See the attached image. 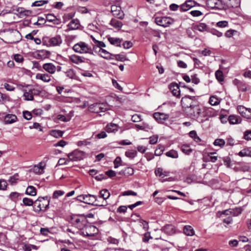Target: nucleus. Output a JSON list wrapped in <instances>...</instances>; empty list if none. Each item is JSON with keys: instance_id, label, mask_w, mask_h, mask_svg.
Returning <instances> with one entry per match:
<instances>
[{"instance_id": "nucleus-1", "label": "nucleus", "mask_w": 251, "mask_h": 251, "mask_svg": "<svg viewBox=\"0 0 251 251\" xmlns=\"http://www.w3.org/2000/svg\"><path fill=\"white\" fill-rule=\"evenodd\" d=\"M76 200L80 202H83L88 204H91L99 206H105L107 205L106 201H103L104 202V204H99L98 202V198L97 196L88 194V195H81L78 196L76 198Z\"/></svg>"}, {"instance_id": "nucleus-2", "label": "nucleus", "mask_w": 251, "mask_h": 251, "mask_svg": "<svg viewBox=\"0 0 251 251\" xmlns=\"http://www.w3.org/2000/svg\"><path fill=\"white\" fill-rule=\"evenodd\" d=\"M50 198L48 196L39 197L34 202L33 208L35 212L45 211L49 208Z\"/></svg>"}, {"instance_id": "nucleus-3", "label": "nucleus", "mask_w": 251, "mask_h": 251, "mask_svg": "<svg viewBox=\"0 0 251 251\" xmlns=\"http://www.w3.org/2000/svg\"><path fill=\"white\" fill-rule=\"evenodd\" d=\"M186 112L190 118L196 119L200 123H203L204 121L201 118L204 116L205 113L201 112V109L198 103L190 109H188V110H186Z\"/></svg>"}, {"instance_id": "nucleus-4", "label": "nucleus", "mask_w": 251, "mask_h": 251, "mask_svg": "<svg viewBox=\"0 0 251 251\" xmlns=\"http://www.w3.org/2000/svg\"><path fill=\"white\" fill-rule=\"evenodd\" d=\"M73 49L77 53L93 54V50L91 47L84 42L80 41L75 44Z\"/></svg>"}, {"instance_id": "nucleus-5", "label": "nucleus", "mask_w": 251, "mask_h": 251, "mask_svg": "<svg viewBox=\"0 0 251 251\" xmlns=\"http://www.w3.org/2000/svg\"><path fill=\"white\" fill-rule=\"evenodd\" d=\"M197 103L198 102L196 100L195 97L189 96H185L182 98L181 100L182 106L185 109V112H186V110H188V109H190V108L194 106V105Z\"/></svg>"}, {"instance_id": "nucleus-6", "label": "nucleus", "mask_w": 251, "mask_h": 251, "mask_svg": "<svg viewBox=\"0 0 251 251\" xmlns=\"http://www.w3.org/2000/svg\"><path fill=\"white\" fill-rule=\"evenodd\" d=\"M154 20L157 25L165 27L174 23V19L169 17H156Z\"/></svg>"}, {"instance_id": "nucleus-7", "label": "nucleus", "mask_w": 251, "mask_h": 251, "mask_svg": "<svg viewBox=\"0 0 251 251\" xmlns=\"http://www.w3.org/2000/svg\"><path fill=\"white\" fill-rule=\"evenodd\" d=\"M206 4L211 9L221 10L225 8V4L221 0H207Z\"/></svg>"}, {"instance_id": "nucleus-8", "label": "nucleus", "mask_w": 251, "mask_h": 251, "mask_svg": "<svg viewBox=\"0 0 251 251\" xmlns=\"http://www.w3.org/2000/svg\"><path fill=\"white\" fill-rule=\"evenodd\" d=\"M91 111L95 113L105 112L108 109V105L104 103H96L90 106Z\"/></svg>"}, {"instance_id": "nucleus-9", "label": "nucleus", "mask_w": 251, "mask_h": 251, "mask_svg": "<svg viewBox=\"0 0 251 251\" xmlns=\"http://www.w3.org/2000/svg\"><path fill=\"white\" fill-rule=\"evenodd\" d=\"M99 232L98 229L94 226L88 225L83 229L82 233L86 236H94Z\"/></svg>"}, {"instance_id": "nucleus-10", "label": "nucleus", "mask_w": 251, "mask_h": 251, "mask_svg": "<svg viewBox=\"0 0 251 251\" xmlns=\"http://www.w3.org/2000/svg\"><path fill=\"white\" fill-rule=\"evenodd\" d=\"M111 12L113 15L120 19L124 18L125 14L124 12L122 11L121 7L117 5L113 4L111 6Z\"/></svg>"}, {"instance_id": "nucleus-11", "label": "nucleus", "mask_w": 251, "mask_h": 251, "mask_svg": "<svg viewBox=\"0 0 251 251\" xmlns=\"http://www.w3.org/2000/svg\"><path fill=\"white\" fill-rule=\"evenodd\" d=\"M83 156V152L77 150H75L68 154L69 160L73 161H76L82 159Z\"/></svg>"}, {"instance_id": "nucleus-12", "label": "nucleus", "mask_w": 251, "mask_h": 251, "mask_svg": "<svg viewBox=\"0 0 251 251\" xmlns=\"http://www.w3.org/2000/svg\"><path fill=\"white\" fill-rule=\"evenodd\" d=\"M86 221L83 218H80L78 217H75L72 219V224L78 229H83Z\"/></svg>"}, {"instance_id": "nucleus-13", "label": "nucleus", "mask_w": 251, "mask_h": 251, "mask_svg": "<svg viewBox=\"0 0 251 251\" xmlns=\"http://www.w3.org/2000/svg\"><path fill=\"white\" fill-rule=\"evenodd\" d=\"M154 118L159 123H163L169 118V115L163 113L156 112L153 114Z\"/></svg>"}, {"instance_id": "nucleus-14", "label": "nucleus", "mask_w": 251, "mask_h": 251, "mask_svg": "<svg viewBox=\"0 0 251 251\" xmlns=\"http://www.w3.org/2000/svg\"><path fill=\"white\" fill-rule=\"evenodd\" d=\"M196 2L193 0H187L186 2L180 5V9L181 11H186L191 8L194 7L196 4Z\"/></svg>"}, {"instance_id": "nucleus-15", "label": "nucleus", "mask_w": 251, "mask_h": 251, "mask_svg": "<svg viewBox=\"0 0 251 251\" xmlns=\"http://www.w3.org/2000/svg\"><path fill=\"white\" fill-rule=\"evenodd\" d=\"M62 42V40L60 35H56L54 37H52L49 41L50 45L51 46H60Z\"/></svg>"}, {"instance_id": "nucleus-16", "label": "nucleus", "mask_w": 251, "mask_h": 251, "mask_svg": "<svg viewBox=\"0 0 251 251\" xmlns=\"http://www.w3.org/2000/svg\"><path fill=\"white\" fill-rule=\"evenodd\" d=\"M43 69L50 74L55 73V65L52 63H46L43 65Z\"/></svg>"}, {"instance_id": "nucleus-17", "label": "nucleus", "mask_w": 251, "mask_h": 251, "mask_svg": "<svg viewBox=\"0 0 251 251\" xmlns=\"http://www.w3.org/2000/svg\"><path fill=\"white\" fill-rule=\"evenodd\" d=\"M162 230L168 235H172L175 233L174 226L172 225H167L162 228Z\"/></svg>"}, {"instance_id": "nucleus-18", "label": "nucleus", "mask_w": 251, "mask_h": 251, "mask_svg": "<svg viewBox=\"0 0 251 251\" xmlns=\"http://www.w3.org/2000/svg\"><path fill=\"white\" fill-rule=\"evenodd\" d=\"M170 89L174 96H176L177 98L180 97V91L179 87L177 84L172 83L170 85Z\"/></svg>"}, {"instance_id": "nucleus-19", "label": "nucleus", "mask_w": 251, "mask_h": 251, "mask_svg": "<svg viewBox=\"0 0 251 251\" xmlns=\"http://www.w3.org/2000/svg\"><path fill=\"white\" fill-rule=\"evenodd\" d=\"M209 28L205 24L201 23L194 26V28L201 32L206 31L208 32Z\"/></svg>"}, {"instance_id": "nucleus-20", "label": "nucleus", "mask_w": 251, "mask_h": 251, "mask_svg": "<svg viewBox=\"0 0 251 251\" xmlns=\"http://www.w3.org/2000/svg\"><path fill=\"white\" fill-rule=\"evenodd\" d=\"M36 78L45 82H49L51 80V76L47 74H37Z\"/></svg>"}, {"instance_id": "nucleus-21", "label": "nucleus", "mask_w": 251, "mask_h": 251, "mask_svg": "<svg viewBox=\"0 0 251 251\" xmlns=\"http://www.w3.org/2000/svg\"><path fill=\"white\" fill-rule=\"evenodd\" d=\"M17 117L15 115L7 114L5 116L4 122L6 124H10L16 121Z\"/></svg>"}, {"instance_id": "nucleus-22", "label": "nucleus", "mask_w": 251, "mask_h": 251, "mask_svg": "<svg viewBox=\"0 0 251 251\" xmlns=\"http://www.w3.org/2000/svg\"><path fill=\"white\" fill-rule=\"evenodd\" d=\"M72 117V115L71 113H70L69 114H66L65 115L58 114L57 115L56 119L62 122H67L71 120Z\"/></svg>"}, {"instance_id": "nucleus-23", "label": "nucleus", "mask_w": 251, "mask_h": 251, "mask_svg": "<svg viewBox=\"0 0 251 251\" xmlns=\"http://www.w3.org/2000/svg\"><path fill=\"white\" fill-rule=\"evenodd\" d=\"M80 25L79 22L77 19H73L68 25V26L71 30H75L78 28Z\"/></svg>"}, {"instance_id": "nucleus-24", "label": "nucleus", "mask_w": 251, "mask_h": 251, "mask_svg": "<svg viewBox=\"0 0 251 251\" xmlns=\"http://www.w3.org/2000/svg\"><path fill=\"white\" fill-rule=\"evenodd\" d=\"M110 196V193L108 191L107 189H102L100 192L99 198H102L103 201L101 204H104V202L103 201H106L107 200Z\"/></svg>"}, {"instance_id": "nucleus-25", "label": "nucleus", "mask_w": 251, "mask_h": 251, "mask_svg": "<svg viewBox=\"0 0 251 251\" xmlns=\"http://www.w3.org/2000/svg\"><path fill=\"white\" fill-rule=\"evenodd\" d=\"M109 24L113 27L117 29H121L123 25V24L121 21H119L114 18L111 19Z\"/></svg>"}, {"instance_id": "nucleus-26", "label": "nucleus", "mask_w": 251, "mask_h": 251, "mask_svg": "<svg viewBox=\"0 0 251 251\" xmlns=\"http://www.w3.org/2000/svg\"><path fill=\"white\" fill-rule=\"evenodd\" d=\"M70 59L72 62L76 64H79L83 62V58L77 55H71L70 57Z\"/></svg>"}, {"instance_id": "nucleus-27", "label": "nucleus", "mask_w": 251, "mask_h": 251, "mask_svg": "<svg viewBox=\"0 0 251 251\" xmlns=\"http://www.w3.org/2000/svg\"><path fill=\"white\" fill-rule=\"evenodd\" d=\"M155 175L159 176H161L162 177L168 176L169 175V172L164 171L163 169L161 168H158L155 171Z\"/></svg>"}, {"instance_id": "nucleus-28", "label": "nucleus", "mask_w": 251, "mask_h": 251, "mask_svg": "<svg viewBox=\"0 0 251 251\" xmlns=\"http://www.w3.org/2000/svg\"><path fill=\"white\" fill-rule=\"evenodd\" d=\"M24 97L25 100H34V97L30 89L28 91L24 90Z\"/></svg>"}, {"instance_id": "nucleus-29", "label": "nucleus", "mask_w": 251, "mask_h": 251, "mask_svg": "<svg viewBox=\"0 0 251 251\" xmlns=\"http://www.w3.org/2000/svg\"><path fill=\"white\" fill-rule=\"evenodd\" d=\"M184 233L187 236H192L194 234V230L190 226H185L183 228Z\"/></svg>"}, {"instance_id": "nucleus-30", "label": "nucleus", "mask_w": 251, "mask_h": 251, "mask_svg": "<svg viewBox=\"0 0 251 251\" xmlns=\"http://www.w3.org/2000/svg\"><path fill=\"white\" fill-rule=\"evenodd\" d=\"M118 130V126L116 124L111 123L106 126V131L108 132H114Z\"/></svg>"}, {"instance_id": "nucleus-31", "label": "nucleus", "mask_w": 251, "mask_h": 251, "mask_svg": "<svg viewBox=\"0 0 251 251\" xmlns=\"http://www.w3.org/2000/svg\"><path fill=\"white\" fill-rule=\"evenodd\" d=\"M25 194L31 196H34L36 195V188L33 186H28L26 190Z\"/></svg>"}, {"instance_id": "nucleus-32", "label": "nucleus", "mask_w": 251, "mask_h": 251, "mask_svg": "<svg viewBox=\"0 0 251 251\" xmlns=\"http://www.w3.org/2000/svg\"><path fill=\"white\" fill-rule=\"evenodd\" d=\"M226 3L228 7H237L239 5V0H227Z\"/></svg>"}, {"instance_id": "nucleus-33", "label": "nucleus", "mask_w": 251, "mask_h": 251, "mask_svg": "<svg viewBox=\"0 0 251 251\" xmlns=\"http://www.w3.org/2000/svg\"><path fill=\"white\" fill-rule=\"evenodd\" d=\"M99 52L100 55L104 58L109 59L110 58L111 54L105 50L102 49H100Z\"/></svg>"}, {"instance_id": "nucleus-34", "label": "nucleus", "mask_w": 251, "mask_h": 251, "mask_svg": "<svg viewBox=\"0 0 251 251\" xmlns=\"http://www.w3.org/2000/svg\"><path fill=\"white\" fill-rule=\"evenodd\" d=\"M108 41L112 45L120 46L122 40L118 38L109 37Z\"/></svg>"}, {"instance_id": "nucleus-35", "label": "nucleus", "mask_w": 251, "mask_h": 251, "mask_svg": "<svg viewBox=\"0 0 251 251\" xmlns=\"http://www.w3.org/2000/svg\"><path fill=\"white\" fill-rule=\"evenodd\" d=\"M239 118L235 115H230L228 118V120L230 124H236L240 123L241 121H239Z\"/></svg>"}, {"instance_id": "nucleus-36", "label": "nucleus", "mask_w": 251, "mask_h": 251, "mask_svg": "<svg viewBox=\"0 0 251 251\" xmlns=\"http://www.w3.org/2000/svg\"><path fill=\"white\" fill-rule=\"evenodd\" d=\"M17 11L20 14L21 16H28L31 14L30 10H24L22 7H19L17 9Z\"/></svg>"}, {"instance_id": "nucleus-37", "label": "nucleus", "mask_w": 251, "mask_h": 251, "mask_svg": "<svg viewBox=\"0 0 251 251\" xmlns=\"http://www.w3.org/2000/svg\"><path fill=\"white\" fill-rule=\"evenodd\" d=\"M190 137L193 139V140L197 143H199L201 141V138L198 136L197 132L195 130L191 131L189 133Z\"/></svg>"}, {"instance_id": "nucleus-38", "label": "nucleus", "mask_w": 251, "mask_h": 251, "mask_svg": "<svg viewBox=\"0 0 251 251\" xmlns=\"http://www.w3.org/2000/svg\"><path fill=\"white\" fill-rule=\"evenodd\" d=\"M166 155L168 157H171L173 158H177L178 157V154L177 152L174 150H172L166 152Z\"/></svg>"}, {"instance_id": "nucleus-39", "label": "nucleus", "mask_w": 251, "mask_h": 251, "mask_svg": "<svg viewBox=\"0 0 251 251\" xmlns=\"http://www.w3.org/2000/svg\"><path fill=\"white\" fill-rule=\"evenodd\" d=\"M239 155L243 156H251V151L249 149H245L241 151L239 153Z\"/></svg>"}, {"instance_id": "nucleus-40", "label": "nucleus", "mask_w": 251, "mask_h": 251, "mask_svg": "<svg viewBox=\"0 0 251 251\" xmlns=\"http://www.w3.org/2000/svg\"><path fill=\"white\" fill-rule=\"evenodd\" d=\"M64 132L59 130H52L50 132V135L55 138L61 137L63 135Z\"/></svg>"}, {"instance_id": "nucleus-41", "label": "nucleus", "mask_w": 251, "mask_h": 251, "mask_svg": "<svg viewBox=\"0 0 251 251\" xmlns=\"http://www.w3.org/2000/svg\"><path fill=\"white\" fill-rule=\"evenodd\" d=\"M137 151L135 150H131L126 151L125 155L126 157L130 158H133L136 156Z\"/></svg>"}, {"instance_id": "nucleus-42", "label": "nucleus", "mask_w": 251, "mask_h": 251, "mask_svg": "<svg viewBox=\"0 0 251 251\" xmlns=\"http://www.w3.org/2000/svg\"><path fill=\"white\" fill-rule=\"evenodd\" d=\"M49 2L48 0H42L35 1L32 3L31 6L32 7H38L43 5L45 4H47Z\"/></svg>"}, {"instance_id": "nucleus-43", "label": "nucleus", "mask_w": 251, "mask_h": 251, "mask_svg": "<svg viewBox=\"0 0 251 251\" xmlns=\"http://www.w3.org/2000/svg\"><path fill=\"white\" fill-rule=\"evenodd\" d=\"M242 208L241 207H236L234 209H230V212H231V215L234 216H238L242 213Z\"/></svg>"}, {"instance_id": "nucleus-44", "label": "nucleus", "mask_w": 251, "mask_h": 251, "mask_svg": "<svg viewBox=\"0 0 251 251\" xmlns=\"http://www.w3.org/2000/svg\"><path fill=\"white\" fill-rule=\"evenodd\" d=\"M65 192L62 190H56L55 191L52 195V199H57L59 197L62 196L64 194Z\"/></svg>"}, {"instance_id": "nucleus-45", "label": "nucleus", "mask_w": 251, "mask_h": 251, "mask_svg": "<svg viewBox=\"0 0 251 251\" xmlns=\"http://www.w3.org/2000/svg\"><path fill=\"white\" fill-rule=\"evenodd\" d=\"M181 150L186 154H189L192 151L189 146L186 145H183L181 147Z\"/></svg>"}, {"instance_id": "nucleus-46", "label": "nucleus", "mask_w": 251, "mask_h": 251, "mask_svg": "<svg viewBox=\"0 0 251 251\" xmlns=\"http://www.w3.org/2000/svg\"><path fill=\"white\" fill-rule=\"evenodd\" d=\"M220 100L214 96L210 98L209 102L212 105H216L220 103Z\"/></svg>"}, {"instance_id": "nucleus-47", "label": "nucleus", "mask_w": 251, "mask_h": 251, "mask_svg": "<svg viewBox=\"0 0 251 251\" xmlns=\"http://www.w3.org/2000/svg\"><path fill=\"white\" fill-rule=\"evenodd\" d=\"M18 174H15L14 175H13V176H11L9 178L8 181L12 185L15 184L17 182V180H18Z\"/></svg>"}, {"instance_id": "nucleus-48", "label": "nucleus", "mask_w": 251, "mask_h": 251, "mask_svg": "<svg viewBox=\"0 0 251 251\" xmlns=\"http://www.w3.org/2000/svg\"><path fill=\"white\" fill-rule=\"evenodd\" d=\"M66 75L71 79H75L76 75L75 71L72 69H69L66 72Z\"/></svg>"}, {"instance_id": "nucleus-49", "label": "nucleus", "mask_w": 251, "mask_h": 251, "mask_svg": "<svg viewBox=\"0 0 251 251\" xmlns=\"http://www.w3.org/2000/svg\"><path fill=\"white\" fill-rule=\"evenodd\" d=\"M208 32L212 33L214 35L217 36L218 37H220L223 36L222 32H221L214 28H209Z\"/></svg>"}, {"instance_id": "nucleus-50", "label": "nucleus", "mask_w": 251, "mask_h": 251, "mask_svg": "<svg viewBox=\"0 0 251 251\" xmlns=\"http://www.w3.org/2000/svg\"><path fill=\"white\" fill-rule=\"evenodd\" d=\"M225 143L226 142L224 139H217L214 141V145L216 146L222 147L225 145Z\"/></svg>"}, {"instance_id": "nucleus-51", "label": "nucleus", "mask_w": 251, "mask_h": 251, "mask_svg": "<svg viewBox=\"0 0 251 251\" xmlns=\"http://www.w3.org/2000/svg\"><path fill=\"white\" fill-rule=\"evenodd\" d=\"M215 76L219 81H222L224 80L223 72L220 70H218L215 72Z\"/></svg>"}, {"instance_id": "nucleus-52", "label": "nucleus", "mask_w": 251, "mask_h": 251, "mask_svg": "<svg viewBox=\"0 0 251 251\" xmlns=\"http://www.w3.org/2000/svg\"><path fill=\"white\" fill-rule=\"evenodd\" d=\"M23 202L26 206H31L33 204V201L29 198H25L23 200Z\"/></svg>"}, {"instance_id": "nucleus-53", "label": "nucleus", "mask_w": 251, "mask_h": 251, "mask_svg": "<svg viewBox=\"0 0 251 251\" xmlns=\"http://www.w3.org/2000/svg\"><path fill=\"white\" fill-rule=\"evenodd\" d=\"M152 129V126L148 123H142V130L148 131Z\"/></svg>"}, {"instance_id": "nucleus-54", "label": "nucleus", "mask_w": 251, "mask_h": 251, "mask_svg": "<svg viewBox=\"0 0 251 251\" xmlns=\"http://www.w3.org/2000/svg\"><path fill=\"white\" fill-rule=\"evenodd\" d=\"M216 25L219 27H226L228 25V22L226 21H219L216 23Z\"/></svg>"}, {"instance_id": "nucleus-55", "label": "nucleus", "mask_w": 251, "mask_h": 251, "mask_svg": "<svg viewBox=\"0 0 251 251\" xmlns=\"http://www.w3.org/2000/svg\"><path fill=\"white\" fill-rule=\"evenodd\" d=\"M247 109L248 108L242 105H239L237 107L238 112L243 117L244 115V114H245V113L246 112Z\"/></svg>"}, {"instance_id": "nucleus-56", "label": "nucleus", "mask_w": 251, "mask_h": 251, "mask_svg": "<svg viewBox=\"0 0 251 251\" xmlns=\"http://www.w3.org/2000/svg\"><path fill=\"white\" fill-rule=\"evenodd\" d=\"M7 182L4 179H0V190H5L7 187Z\"/></svg>"}, {"instance_id": "nucleus-57", "label": "nucleus", "mask_w": 251, "mask_h": 251, "mask_svg": "<svg viewBox=\"0 0 251 251\" xmlns=\"http://www.w3.org/2000/svg\"><path fill=\"white\" fill-rule=\"evenodd\" d=\"M70 161L69 160V159H65V158H60L58 161L57 165H63L67 164L68 162H69Z\"/></svg>"}, {"instance_id": "nucleus-58", "label": "nucleus", "mask_w": 251, "mask_h": 251, "mask_svg": "<svg viewBox=\"0 0 251 251\" xmlns=\"http://www.w3.org/2000/svg\"><path fill=\"white\" fill-rule=\"evenodd\" d=\"M20 195L19 193L16 192H12L10 193L9 197L12 200L15 201L19 197Z\"/></svg>"}, {"instance_id": "nucleus-59", "label": "nucleus", "mask_w": 251, "mask_h": 251, "mask_svg": "<svg viewBox=\"0 0 251 251\" xmlns=\"http://www.w3.org/2000/svg\"><path fill=\"white\" fill-rule=\"evenodd\" d=\"M152 237H151L150 235V233L148 232L145 233H144V238L143 239V241L144 242L147 243L149 241L150 239H151Z\"/></svg>"}, {"instance_id": "nucleus-60", "label": "nucleus", "mask_w": 251, "mask_h": 251, "mask_svg": "<svg viewBox=\"0 0 251 251\" xmlns=\"http://www.w3.org/2000/svg\"><path fill=\"white\" fill-rule=\"evenodd\" d=\"M121 158L120 157H117L114 161V168H117L121 165Z\"/></svg>"}, {"instance_id": "nucleus-61", "label": "nucleus", "mask_w": 251, "mask_h": 251, "mask_svg": "<svg viewBox=\"0 0 251 251\" xmlns=\"http://www.w3.org/2000/svg\"><path fill=\"white\" fill-rule=\"evenodd\" d=\"M14 60L18 63H21L23 61V56L19 54H17L14 56Z\"/></svg>"}, {"instance_id": "nucleus-62", "label": "nucleus", "mask_w": 251, "mask_h": 251, "mask_svg": "<svg viewBox=\"0 0 251 251\" xmlns=\"http://www.w3.org/2000/svg\"><path fill=\"white\" fill-rule=\"evenodd\" d=\"M24 117L27 120H29L32 118V115L31 113L28 111L23 112Z\"/></svg>"}, {"instance_id": "nucleus-63", "label": "nucleus", "mask_w": 251, "mask_h": 251, "mask_svg": "<svg viewBox=\"0 0 251 251\" xmlns=\"http://www.w3.org/2000/svg\"><path fill=\"white\" fill-rule=\"evenodd\" d=\"M30 128H35L39 129V131H42V127L38 123H34L32 126H30Z\"/></svg>"}, {"instance_id": "nucleus-64", "label": "nucleus", "mask_w": 251, "mask_h": 251, "mask_svg": "<svg viewBox=\"0 0 251 251\" xmlns=\"http://www.w3.org/2000/svg\"><path fill=\"white\" fill-rule=\"evenodd\" d=\"M244 138L247 140H251V130H247L245 132Z\"/></svg>"}]
</instances>
